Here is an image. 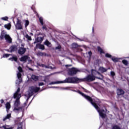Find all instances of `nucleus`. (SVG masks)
<instances>
[{
	"instance_id": "27",
	"label": "nucleus",
	"mask_w": 129,
	"mask_h": 129,
	"mask_svg": "<svg viewBox=\"0 0 129 129\" xmlns=\"http://www.w3.org/2000/svg\"><path fill=\"white\" fill-rule=\"evenodd\" d=\"M25 37L28 40V41H32V38H31V36H29V35L26 34L25 35Z\"/></svg>"
},
{
	"instance_id": "17",
	"label": "nucleus",
	"mask_w": 129,
	"mask_h": 129,
	"mask_svg": "<svg viewBox=\"0 0 129 129\" xmlns=\"http://www.w3.org/2000/svg\"><path fill=\"white\" fill-rule=\"evenodd\" d=\"M6 107L7 109V112H9V111L10 110V108H11V104L9 102H7L6 104Z\"/></svg>"
},
{
	"instance_id": "4",
	"label": "nucleus",
	"mask_w": 129,
	"mask_h": 129,
	"mask_svg": "<svg viewBox=\"0 0 129 129\" xmlns=\"http://www.w3.org/2000/svg\"><path fill=\"white\" fill-rule=\"evenodd\" d=\"M39 90L40 87H31L29 88V91L25 95V96L27 97L26 99V102H28V100H29L30 98L34 94V93H36V92H38Z\"/></svg>"
},
{
	"instance_id": "10",
	"label": "nucleus",
	"mask_w": 129,
	"mask_h": 129,
	"mask_svg": "<svg viewBox=\"0 0 129 129\" xmlns=\"http://www.w3.org/2000/svg\"><path fill=\"white\" fill-rule=\"evenodd\" d=\"M17 49H18V47L16 45H12L10 47V48L7 50V52H10V53H13V52H15V51H17Z\"/></svg>"
},
{
	"instance_id": "8",
	"label": "nucleus",
	"mask_w": 129,
	"mask_h": 129,
	"mask_svg": "<svg viewBox=\"0 0 129 129\" xmlns=\"http://www.w3.org/2000/svg\"><path fill=\"white\" fill-rule=\"evenodd\" d=\"M79 70L77 69V68H72L71 69H68V72L69 75H70L71 76H72V75H75V74H76L77 72H79Z\"/></svg>"
},
{
	"instance_id": "35",
	"label": "nucleus",
	"mask_w": 129,
	"mask_h": 129,
	"mask_svg": "<svg viewBox=\"0 0 129 129\" xmlns=\"http://www.w3.org/2000/svg\"><path fill=\"white\" fill-rule=\"evenodd\" d=\"M40 66H41V67H44V68H46V69L50 68L49 66H47L43 64H41V65H40Z\"/></svg>"
},
{
	"instance_id": "5",
	"label": "nucleus",
	"mask_w": 129,
	"mask_h": 129,
	"mask_svg": "<svg viewBox=\"0 0 129 129\" xmlns=\"http://www.w3.org/2000/svg\"><path fill=\"white\" fill-rule=\"evenodd\" d=\"M81 80L78 78L69 77L61 82V83H79V82H81Z\"/></svg>"
},
{
	"instance_id": "25",
	"label": "nucleus",
	"mask_w": 129,
	"mask_h": 129,
	"mask_svg": "<svg viewBox=\"0 0 129 129\" xmlns=\"http://www.w3.org/2000/svg\"><path fill=\"white\" fill-rule=\"evenodd\" d=\"M44 45H46L47 47H51V43H50L48 40L45 41Z\"/></svg>"
},
{
	"instance_id": "2",
	"label": "nucleus",
	"mask_w": 129,
	"mask_h": 129,
	"mask_svg": "<svg viewBox=\"0 0 129 129\" xmlns=\"http://www.w3.org/2000/svg\"><path fill=\"white\" fill-rule=\"evenodd\" d=\"M78 93H79V94L82 95L83 97H84L85 99H87L88 101H89V102L91 103V104L94 106V107H95V108H96V109L97 110L100 116L102 118H105V116H106V114H105V111H104V110L103 109H100V108L98 107L97 105H96V103L94 102L93 99L91 97L84 94V93L81 92L80 91H78Z\"/></svg>"
},
{
	"instance_id": "43",
	"label": "nucleus",
	"mask_w": 129,
	"mask_h": 129,
	"mask_svg": "<svg viewBox=\"0 0 129 129\" xmlns=\"http://www.w3.org/2000/svg\"><path fill=\"white\" fill-rule=\"evenodd\" d=\"M17 129H23L22 128V123H21L20 126V125H19L18 128Z\"/></svg>"
},
{
	"instance_id": "44",
	"label": "nucleus",
	"mask_w": 129,
	"mask_h": 129,
	"mask_svg": "<svg viewBox=\"0 0 129 129\" xmlns=\"http://www.w3.org/2000/svg\"><path fill=\"white\" fill-rule=\"evenodd\" d=\"M42 29H43V30H46V26H43L42 27Z\"/></svg>"
},
{
	"instance_id": "29",
	"label": "nucleus",
	"mask_w": 129,
	"mask_h": 129,
	"mask_svg": "<svg viewBox=\"0 0 129 129\" xmlns=\"http://www.w3.org/2000/svg\"><path fill=\"white\" fill-rule=\"evenodd\" d=\"M111 59L113 62H118V58L117 57H111Z\"/></svg>"
},
{
	"instance_id": "38",
	"label": "nucleus",
	"mask_w": 129,
	"mask_h": 129,
	"mask_svg": "<svg viewBox=\"0 0 129 129\" xmlns=\"http://www.w3.org/2000/svg\"><path fill=\"white\" fill-rule=\"evenodd\" d=\"M88 55L89 56V58H90V57H91V55H92V52H91V51H89L88 52Z\"/></svg>"
},
{
	"instance_id": "12",
	"label": "nucleus",
	"mask_w": 129,
	"mask_h": 129,
	"mask_svg": "<svg viewBox=\"0 0 129 129\" xmlns=\"http://www.w3.org/2000/svg\"><path fill=\"white\" fill-rule=\"evenodd\" d=\"M26 50L27 49H26L25 48L20 47L18 50V53L20 54V55H23V54H25V53H26Z\"/></svg>"
},
{
	"instance_id": "50",
	"label": "nucleus",
	"mask_w": 129,
	"mask_h": 129,
	"mask_svg": "<svg viewBox=\"0 0 129 129\" xmlns=\"http://www.w3.org/2000/svg\"><path fill=\"white\" fill-rule=\"evenodd\" d=\"M50 88H55V87H51Z\"/></svg>"
},
{
	"instance_id": "22",
	"label": "nucleus",
	"mask_w": 129,
	"mask_h": 129,
	"mask_svg": "<svg viewBox=\"0 0 129 129\" xmlns=\"http://www.w3.org/2000/svg\"><path fill=\"white\" fill-rule=\"evenodd\" d=\"M4 27L6 29H7V30H11V25L10 23H8V24H5L4 25Z\"/></svg>"
},
{
	"instance_id": "18",
	"label": "nucleus",
	"mask_w": 129,
	"mask_h": 129,
	"mask_svg": "<svg viewBox=\"0 0 129 129\" xmlns=\"http://www.w3.org/2000/svg\"><path fill=\"white\" fill-rule=\"evenodd\" d=\"M4 128V129H13V127L10 126V125H3V126H0V128Z\"/></svg>"
},
{
	"instance_id": "33",
	"label": "nucleus",
	"mask_w": 129,
	"mask_h": 129,
	"mask_svg": "<svg viewBox=\"0 0 129 129\" xmlns=\"http://www.w3.org/2000/svg\"><path fill=\"white\" fill-rule=\"evenodd\" d=\"M112 129H120V127L118 125H114L112 126Z\"/></svg>"
},
{
	"instance_id": "54",
	"label": "nucleus",
	"mask_w": 129,
	"mask_h": 129,
	"mask_svg": "<svg viewBox=\"0 0 129 129\" xmlns=\"http://www.w3.org/2000/svg\"><path fill=\"white\" fill-rule=\"evenodd\" d=\"M93 31H94V30H93Z\"/></svg>"
},
{
	"instance_id": "28",
	"label": "nucleus",
	"mask_w": 129,
	"mask_h": 129,
	"mask_svg": "<svg viewBox=\"0 0 129 129\" xmlns=\"http://www.w3.org/2000/svg\"><path fill=\"white\" fill-rule=\"evenodd\" d=\"M44 21V20L43 19V17H39V22L41 24V25H42V26H43V25H44V23L43 22Z\"/></svg>"
},
{
	"instance_id": "20",
	"label": "nucleus",
	"mask_w": 129,
	"mask_h": 129,
	"mask_svg": "<svg viewBox=\"0 0 129 129\" xmlns=\"http://www.w3.org/2000/svg\"><path fill=\"white\" fill-rule=\"evenodd\" d=\"M37 55L38 56H47V54H46V53L45 52H38L37 53Z\"/></svg>"
},
{
	"instance_id": "15",
	"label": "nucleus",
	"mask_w": 129,
	"mask_h": 129,
	"mask_svg": "<svg viewBox=\"0 0 129 129\" xmlns=\"http://www.w3.org/2000/svg\"><path fill=\"white\" fill-rule=\"evenodd\" d=\"M37 48H38V49H40L41 50H44L45 49V46L44 45L38 44L36 45Z\"/></svg>"
},
{
	"instance_id": "3",
	"label": "nucleus",
	"mask_w": 129,
	"mask_h": 129,
	"mask_svg": "<svg viewBox=\"0 0 129 129\" xmlns=\"http://www.w3.org/2000/svg\"><path fill=\"white\" fill-rule=\"evenodd\" d=\"M94 75H100V77H97L98 79H100L101 80H102L103 79V76L101 74H100V73L96 71L95 70H92V75H88L86 78L85 80L86 81L90 82V81H93V80H95V77Z\"/></svg>"
},
{
	"instance_id": "13",
	"label": "nucleus",
	"mask_w": 129,
	"mask_h": 129,
	"mask_svg": "<svg viewBox=\"0 0 129 129\" xmlns=\"http://www.w3.org/2000/svg\"><path fill=\"white\" fill-rule=\"evenodd\" d=\"M117 95H122V94H124V91L122 89H117Z\"/></svg>"
},
{
	"instance_id": "40",
	"label": "nucleus",
	"mask_w": 129,
	"mask_h": 129,
	"mask_svg": "<svg viewBox=\"0 0 129 129\" xmlns=\"http://www.w3.org/2000/svg\"><path fill=\"white\" fill-rule=\"evenodd\" d=\"M38 85H39V86H43V85H44V83H42V82L39 83Z\"/></svg>"
},
{
	"instance_id": "23",
	"label": "nucleus",
	"mask_w": 129,
	"mask_h": 129,
	"mask_svg": "<svg viewBox=\"0 0 129 129\" xmlns=\"http://www.w3.org/2000/svg\"><path fill=\"white\" fill-rule=\"evenodd\" d=\"M11 113L7 114V115L3 118V121H6L7 119H9L11 117Z\"/></svg>"
},
{
	"instance_id": "7",
	"label": "nucleus",
	"mask_w": 129,
	"mask_h": 129,
	"mask_svg": "<svg viewBox=\"0 0 129 129\" xmlns=\"http://www.w3.org/2000/svg\"><path fill=\"white\" fill-rule=\"evenodd\" d=\"M0 38L2 40L5 39L7 43H9L10 44L12 43V38H11V36L4 32H2Z\"/></svg>"
},
{
	"instance_id": "48",
	"label": "nucleus",
	"mask_w": 129,
	"mask_h": 129,
	"mask_svg": "<svg viewBox=\"0 0 129 129\" xmlns=\"http://www.w3.org/2000/svg\"><path fill=\"white\" fill-rule=\"evenodd\" d=\"M69 66H71V65H66V67H69Z\"/></svg>"
},
{
	"instance_id": "53",
	"label": "nucleus",
	"mask_w": 129,
	"mask_h": 129,
	"mask_svg": "<svg viewBox=\"0 0 129 129\" xmlns=\"http://www.w3.org/2000/svg\"><path fill=\"white\" fill-rule=\"evenodd\" d=\"M37 17H39V15H37Z\"/></svg>"
},
{
	"instance_id": "36",
	"label": "nucleus",
	"mask_w": 129,
	"mask_h": 129,
	"mask_svg": "<svg viewBox=\"0 0 129 129\" xmlns=\"http://www.w3.org/2000/svg\"><path fill=\"white\" fill-rule=\"evenodd\" d=\"M73 48H77V47H78V45H77V44L76 43H73L72 45Z\"/></svg>"
},
{
	"instance_id": "52",
	"label": "nucleus",
	"mask_w": 129,
	"mask_h": 129,
	"mask_svg": "<svg viewBox=\"0 0 129 129\" xmlns=\"http://www.w3.org/2000/svg\"><path fill=\"white\" fill-rule=\"evenodd\" d=\"M29 70H32V69H30H30H29Z\"/></svg>"
},
{
	"instance_id": "19",
	"label": "nucleus",
	"mask_w": 129,
	"mask_h": 129,
	"mask_svg": "<svg viewBox=\"0 0 129 129\" xmlns=\"http://www.w3.org/2000/svg\"><path fill=\"white\" fill-rule=\"evenodd\" d=\"M9 60H10V61H15V62H17V61H18V57L17 56H13L12 57L10 58Z\"/></svg>"
},
{
	"instance_id": "21",
	"label": "nucleus",
	"mask_w": 129,
	"mask_h": 129,
	"mask_svg": "<svg viewBox=\"0 0 129 129\" xmlns=\"http://www.w3.org/2000/svg\"><path fill=\"white\" fill-rule=\"evenodd\" d=\"M43 40V38L42 37H37L35 39V42L34 43H38L39 42H42Z\"/></svg>"
},
{
	"instance_id": "51",
	"label": "nucleus",
	"mask_w": 129,
	"mask_h": 129,
	"mask_svg": "<svg viewBox=\"0 0 129 129\" xmlns=\"http://www.w3.org/2000/svg\"><path fill=\"white\" fill-rule=\"evenodd\" d=\"M26 102L24 103V105H26Z\"/></svg>"
},
{
	"instance_id": "46",
	"label": "nucleus",
	"mask_w": 129,
	"mask_h": 129,
	"mask_svg": "<svg viewBox=\"0 0 129 129\" xmlns=\"http://www.w3.org/2000/svg\"><path fill=\"white\" fill-rule=\"evenodd\" d=\"M83 89H84V91H85L86 92H87V90H86V89H84L83 88Z\"/></svg>"
},
{
	"instance_id": "42",
	"label": "nucleus",
	"mask_w": 129,
	"mask_h": 129,
	"mask_svg": "<svg viewBox=\"0 0 129 129\" xmlns=\"http://www.w3.org/2000/svg\"><path fill=\"white\" fill-rule=\"evenodd\" d=\"M43 81H44V82H46L48 83L49 82V79H45Z\"/></svg>"
},
{
	"instance_id": "30",
	"label": "nucleus",
	"mask_w": 129,
	"mask_h": 129,
	"mask_svg": "<svg viewBox=\"0 0 129 129\" xmlns=\"http://www.w3.org/2000/svg\"><path fill=\"white\" fill-rule=\"evenodd\" d=\"M122 62L123 63V64H124L125 66L127 65V64H128V62L127 61V60H125V59H123L122 61Z\"/></svg>"
},
{
	"instance_id": "26",
	"label": "nucleus",
	"mask_w": 129,
	"mask_h": 129,
	"mask_svg": "<svg viewBox=\"0 0 129 129\" xmlns=\"http://www.w3.org/2000/svg\"><path fill=\"white\" fill-rule=\"evenodd\" d=\"M97 49H98V51L99 52H100V53L101 54H103V53H104V52H103V50H102V49H101V48H100V47L98 46V47H97Z\"/></svg>"
},
{
	"instance_id": "47",
	"label": "nucleus",
	"mask_w": 129,
	"mask_h": 129,
	"mask_svg": "<svg viewBox=\"0 0 129 129\" xmlns=\"http://www.w3.org/2000/svg\"><path fill=\"white\" fill-rule=\"evenodd\" d=\"M21 46H22V47H24V46H25V44H22Z\"/></svg>"
},
{
	"instance_id": "41",
	"label": "nucleus",
	"mask_w": 129,
	"mask_h": 129,
	"mask_svg": "<svg viewBox=\"0 0 129 129\" xmlns=\"http://www.w3.org/2000/svg\"><path fill=\"white\" fill-rule=\"evenodd\" d=\"M110 74H111V76H114V75H115V74L114 73V72H111Z\"/></svg>"
},
{
	"instance_id": "45",
	"label": "nucleus",
	"mask_w": 129,
	"mask_h": 129,
	"mask_svg": "<svg viewBox=\"0 0 129 129\" xmlns=\"http://www.w3.org/2000/svg\"><path fill=\"white\" fill-rule=\"evenodd\" d=\"M1 103H4V102H5V101H4V100L2 99L1 100Z\"/></svg>"
},
{
	"instance_id": "37",
	"label": "nucleus",
	"mask_w": 129,
	"mask_h": 129,
	"mask_svg": "<svg viewBox=\"0 0 129 129\" xmlns=\"http://www.w3.org/2000/svg\"><path fill=\"white\" fill-rule=\"evenodd\" d=\"M105 57L107 58H111V55L109 54V53H106Z\"/></svg>"
},
{
	"instance_id": "39",
	"label": "nucleus",
	"mask_w": 129,
	"mask_h": 129,
	"mask_svg": "<svg viewBox=\"0 0 129 129\" xmlns=\"http://www.w3.org/2000/svg\"><path fill=\"white\" fill-rule=\"evenodd\" d=\"M61 49V46H58L55 47V50H59Z\"/></svg>"
},
{
	"instance_id": "34",
	"label": "nucleus",
	"mask_w": 129,
	"mask_h": 129,
	"mask_svg": "<svg viewBox=\"0 0 129 129\" xmlns=\"http://www.w3.org/2000/svg\"><path fill=\"white\" fill-rule=\"evenodd\" d=\"M28 26H29V21L28 20H25V28H27Z\"/></svg>"
},
{
	"instance_id": "9",
	"label": "nucleus",
	"mask_w": 129,
	"mask_h": 129,
	"mask_svg": "<svg viewBox=\"0 0 129 129\" xmlns=\"http://www.w3.org/2000/svg\"><path fill=\"white\" fill-rule=\"evenodd\" d=\"M16 30H22L23 29V26H22V23L21 21L18 19L16 24H15Z\"/></svg>"
},
{
	"instance_id": "31",
	"label": "nucleus",
	"mask_w": 129,
	"mask_h": 129,
	"mask_svg": "<svg viewBox=\"0 0 129 129\" xmlns=\"http://www.w3.org/2000/svg\"><path fill=\"white\" fill-rule=\"evenodd\" d=\"M1 19L3 21H8V20H9V17L5 16L4 17L1 18Z\"/></svg>"
},
{
	"instance_id": "49",
	"label": "nucleus",
	"mask_w": 129,
	"mask_h": 129,
	"mask_svg": "<svg viewBox=\"0 0 129 129\" xmlns=\"http://www.w3.org/2000/svg\"><path fill=\"white\" fill-rule=\"evenodd\" d=\"M69 87H67V88H64L63 89H69Z\"/></svg>"
},
{
	"instance_id": "16",
	"label": "nucleus",
	"mask_w": 129,
	"mask_h": 129,
	"mask_svg": "<svg viewBox=\"0 0 129 129\" xmlns=\"http://www.w3.org/2000/svg\"><path fill=\"white\" fill-rule=\"evenodd\" d=\"M31 79H32V80H34V81H37V80H38L39 79V77L35 75H32L31 76Z\"/></svg>"
},
{
	"instance_id": "32",
	"label": "nucleus",
	"mask_w": 129,
	"mask_h": 129,
	"mask_svg": "<svg viewBox=\"0 0 129 129\" xmlns=\"http://www.w3.org/2000/svg\"><path fill=\"white\" fill-rule=\"evenodd\" d=\"M10 54H5L3 55V58H8V57H10Z\"/></svg>"
},
{
	"instance_id": "6",
	"label": "nucleus",
	"mask_w": 129,
	"mask_h": 129,
	"mask_svg": "<svg viewBox=\"0 0 129 129\" xmlns=\"http://www.w3.org/2000/svg\"><path fill=\"white\" fill-rule=\"evenodd\" d=\"M18 72H17V75L18 80L16 81V84L17 86L19 85L20 82H22V72H23V69L21 67H18Z\"/></svg>"
},
{
	"instance_id": "14",
	"label": "nucleus",
	"mask_w": 129,
	"mask_h": 129,
	"mask_svg": "<svg viewBox=\"0 0 129 129\" xmlns=\"http://www.w3.org/2000/svg\"><path fill=\"white\" fill-rule=\"evenodd\" d=\"M99 71L101 72V73H104L107 71V69L103 67H100L99 68Z\"/></svg>"
},
{
	"instance_id": "1",
	"label": "nucleus",
	"mask_w": 129,
	"mask_h": 129,
	"mask_svg": "<svg viewBox=\"0 0 129 129\" xmlns=\"http://www.w3.org/2000/svg\"><path fill=\"white\" fill-rule=\"evenodd\" d=\"M21 91V89L18 88L17 91L14 93L13 95V98L16 100L14 101V108L13 111L15 113H20V112H23L24 110H25V107L24 106H20V104H21V102L20 101V98L22 97V94L20 93Z\"/></svg>"
},
{
	"instance_id": "24",
	"label": "nucleus",
	"mask_w": 129,
	"mask_h": 129,
	"mask_svg": "<svg viewBox=\"0 0 129 129\" xmlns=\"http://www.w3.org/2000/svg\"><path fill=\"white\" fill-rule=\"evenodd\" d=\"M60 83H61V81L51 82L49 84V85H52L53 84H60Z\"/></svg>"
},
{
	"instance_id": "11",
	"label": "nucleus",
	"mask_w": 129,
	"mask_h": 129,
	"mask_svg": "<svg viewBox=\"0 0 129 129\" xmlns=\"http://www.w3.org/2000/svg\"><path fill=\"white\" fill-rule=\"evenodd\" d=\"M20 60L21 62H23V63H26L27 61H30V57L28 55H24L20 58Z\"/></svg>"
}]
</instances>
